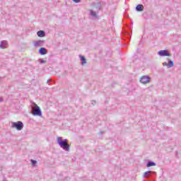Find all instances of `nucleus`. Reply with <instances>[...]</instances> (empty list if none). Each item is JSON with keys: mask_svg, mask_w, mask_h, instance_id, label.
Wrapping results in <instances>:
<instances>
[{"mask_svg": "<svg viewBox=\"0 0 181 181\" xmlns=\"http://www.w3.org/2000/svg\"><path fill=\"white\" fill-rule=\"evenodd\" d=\"M57 142L59 145L60 148L66 151V152H70V144H69V140L66 139L63 140V137L58 136L57 137Z\"/></svg>", "mask_w": 181, "mask_h": 181, "instance_id": "f257e3e1", "label": "nucleus"}, {"mask_svg": "<svg viewBox=\"0 0 181 181\" xmlns=\"http://www.w3.org/2000/svg\"><path fill=\"white\" fill-rule=\"evenodd\" d=\"M11 127L15 128L17 131H22L23 129V122L21 121H18L16 122H12Z\"/></svg>", "mask_w": 181, "mask_h": 181, "instance_id": "f03ea898", "label": "nucleus"}, {"mask_svg": "<svg viewBox=\"0 0 181 181\" xmlns=\"http://www.w3.org/2000/svg\"><path fill=\"white\" fill-rule=\"evenodd\" d=\"M33 105L35 107V109L33 112V115L34 117H42V110H40V107L35 103H33Z\"/></svg>", "mask_w": 181, "mask_h": 181, "instance_id": "7ed1b4c3", "label": "nucleus"}, {"mask_svg": "<svg viewBox=\"0 0 181 181\" xmlns=\"http://www.w3.org/2000/svg\"><path fill=\"white\" fill-rule=\"evenodd\" d=\"M140 82L142 83V84H148V83L151 82V77L148 76H143L140 78Z\"/></svg>", "mask_w": 181, "mask_h": 181, "instance_id": "20e7f679", "label": "nucleus"}, {"mask_svg": "<svg viewBox=\"0 0 181 181\" xmlns=\"http://www.w3.org/2000/svg\"><path fill=\"white\" fill-rule=\"evenodd\" d=\"M158 56H161L162 57H165L166 56L170 57V54L169 51H168L167 49L158 51Z\"/></svg>", "mask_w": 181, "mask_h": 181, "instance_id": "39448f33", "label": "nucleus"}, {"mask_svg": "<svg viewBox=\"0 0 181 181\" xmlns=\"http://www.w3.org/2000/svg\"><path fill=\"white\" fill-rule=\"evenodd\" d=\"M46 41L45 40H37L33 42V45L35 47H40L45 45Z\"/></svg>", "mask_w": 181, "mask_h": 181, "instance_id": "423d86ee", "label": "nucleus"}, {"mask_svg": "<svg viewBox=\"0 0 181 181\" xmlns=\"http://www.w3.org/2000/svg\"><path fill=\"white\" fill-rule=\"evenodd\" d=\"M38 52L40 54H41V56H45V54H47V49L45 47H40Z\"/></svg>", "mask_w": 181, "mask_h": 181, "instance_id": "0eeeda50", "label": "nucleus"}, {"mask_svg": "<svg viewBox=\"0 0 181 181\" xmlns=\"http://www.w3.org/2000/svg\"><path fill=\"white\" fill-rule=\"evenodd\" d=\"M79 58L81 59V64L82 66H86V64H87V59H86V57L83 56V55H79Z\"/></svg>", "mask_w": 181, "mask_h": 181, "instance_id": "6e6552de", "label": "nucleus"}, {"mask_svg": "<svg viewBox=\"0 0 181 181\" xmlns=\"http://www.w3.org/2000/svg\"><path fill=\"white\" fill-rule=\"evenodd\" d=\"M8 47V42L6 41H1L0 43V49H6Z\"/></svg>", "mask_w": 181, "mask_h": 181, "instance_id": "1a4fd4ad", "label": "nucleus"}, {"mask_svg": "<svg viewBox=\"0 0 181 181\" xmlns=\"http://www.w3.org/2000/svg\"><path fill=\"white\" fill-rule=\"evenodd\" d=\"M38 37H45L46 36V33L43 30H39L37 32Z\"/></svg>", "mask_w": 181, "mask_h": 181, "instance_id": "9d476101", "label": "nucleus"}, {"mask_svg": "<svg viewBox=\"0 0 181 181\" xmlns=\"http://www.w3.org/2000/svg\"><path fill=\"white\" fill-rule=\"evenodd\" d=\"M136 11L137 12H142V11H144V5L142 4H138L136 6Z\"/></svg>", "mask_w": 181, "mask_h": 181, "instance_id": "9b49d317", "label": "nucleus"}, {"mask_svg": "<svg viewBox=\"0 0 181 181\" xmlns=\"http://www.w3.org/2000/svg\"><path fill=\"white\" fill-rule=\"evenodd\" d=\"M152 174H153V175H156V172H155V171H151V170L146 171V172L144 173L143 177H146V175H152Z\"/></svg>", "mask_w": 181, "mask_h": 181, "instance_id": "f8f14e48", "label": "nucleus"}, {"mask_svg": "<svg viewBox=\"0 0 181 181\" xmlns=\"http://www.w3.org/2000/svg\"><path fill=\"white\" fill-rule=\"evenodd\" d=\"M147 168H151V166H156V163L153 161H148L146 164Z\"/></svg>", "mask_w": 181, "mask_h": 181, "instance_id": "ddd939ff", "label": "nucleus"}, {"mask_svg": "<svg viewBox=\"0 0 181 181\" xmlns=\"http://www.w3.org/2000/svg\"><path fill=\"white\" fill-rule=\"evenodd\" d=\"M173 66H175V63L173 62V61L168 59V69H170V67H173Z\"/></svg>", "mask_w": 181, "mask_h": 181, "instance_id": "4468645a", "label": "nucleus"}, {"mask_svg": "<svg viewBox=\"0 0 181 181\" xmlns=\"http://www.w3.org/2000/svg\"><path fill=\"white\" fill-rule=\"evenodd\" d=\"M94 8H96V11H100L101 9V3H96L94 4Z\"/></svg>", "mask_w": 181, "mask_h": 181, "instance_id": "2eb2a0df", "label": "nucleus"}, {"mask_svg": "<svg viewBox=\"0 0 181 181\" xmlns=\"http://www.w3.org/2000/svg\"><path fill=\"white\" fill-rule=\"evenodd\" d=\"M90 16H93V18H98V15H97V13H95L94 11L90 10Z\"/></svg>", "mask_w": 181, "mask_h": 181, "instance_id": "dca6fc26", "label": "nucleus"}, {"mask_svg": "<svg viewBox=\"0 0 181 181\" xmlns=\"http://www.w3.org/2000/svg\"><path fill=\"white\" fill-rule=\"evenodd\" d=\"M38 62H39V63H40V64H45L47 63V61L43 59H39Z\"/></svg>", "mask_w": 181, "mask_h": 181, "instance_id": "f3484780", "label": "nucleus"}, {"mask_svg": "<svg viewBox=\"0 0 181 181\" xmlns=\"http://www.w3.org/2000/svg\"><path fill=\"white\" fill-rule=\"evenodd\" d=\"M30 162H31L32 166H33V167L36 166V164L37 163V161H36L35 160H33V159H31Z\"/></svg>", "mask_w": 181, "mask_h": 181, "instance_id": "a211bd4d", "label": "nucleus"}, {"mask_svg": "<svg viewBox=\"0 0 181 181\" xmlns=\"http://www.w3.org/2000/svg\"><path fill=\"white\" fill-rule=\"evenodd\" d=\"M73 2H75V4H78L80 2H81V0H72Z\"/></svg>", "mask_w": 181, "mask_h": 181, "instance_id": "6ab92c4d", "label": "nucleus"}, {"mask_svg": "<svg viewBox=\"0 0 181 181\" xmlns=\"http://www.w3.org/2000/svg\"><path fill=\"white\" fill-rule=\"evenodd\" d=\"M92 105H95L97 104V102L95 100H91Z\"/></svg>", "mask_w": 181, "mask_h": 181, "instance_id": "aec40b11", "label": "nucleus"}, {"mask_svg": "<svg viewBox=\"0 0 181 181\" xmlns=\"http://www.w3.org/2000/svg\"><path fill=\"white\" fill-rule=\"evenodd\" d=\"M163 66H168V62H163Z\"/></svg>", "mask_w": 181, "mask_h": 181, "instance_id": "412c9836", "label": "nucleus"}, {"mask_svg": "<svg viewBox=\"0 0 181 181\" xmlns=\"http://www.w3.org/2000/svg\"><path fill=\"white\" fill-rule=\"evenodd\" d=\"M49 81H52V79H48V80L47 81V84H49Z\"/></svg>", "mask_w": 181, "mask_h": 181, "instance_id": "4be33fe9", "label": "nucleus"}]
</instances>
